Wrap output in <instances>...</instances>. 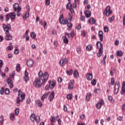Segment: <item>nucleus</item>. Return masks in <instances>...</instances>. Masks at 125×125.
I'll list each match as a JSON object with an SVG mask.
<instances>
[{
    "label": "nucleus",
    "mask_w": 125,
    "mask_h": 125,
    "mask_svg": "<svg viewBox=\"0 0 125 125\" xmlns=\"http://www.w3.org/2000/svg\"><path fill=\"white\" fill-rule=\"evenodd\" d=\"M91 49H92V45L91 44L88 45L86 47L87 51H91Z\"/></svg>",
    "instance_id": "nucleus-26"
},
{
    "label": "nucleus",
    "mask_w": 125,
    "mask_h": 125,
    "mask_svg": "<svg viewBox=\"0 0 125 125\" xmlns=\"http://www.w3.org/2000/svg\"><path fill=\"white\" fill-rule=\"evenodd\" d=\"M43 83H44L43 79L36 77L33 82V86H34V87H36V88H41Z\"/></svg>",
    "instance_id": "nucleus-2"
},
{
    "label": "nucleus",
    "mask_w": 125,
    "mask_h": 125,
    "mask_svg": "<svg viewBox=\"0 0 125 125\" xmlns=\"http://www.w3.org/2000/svg\"><path fill=\"white\" fill-rule=\"evenodd\" d=\"M28 75H29V73H28V72L27 71V70H25L24 72V79L25 82H28V81H29Z\"/></svg>",
    "instance_id": "nucleus-16"
},
{
    "label": "nucleus",
    "mask_w": 125,
    "mask_h": 125,
    "mask_svg": "<svg viewBox=\"0 0 125 125\" xmlns=\"http://www.w3.org/2000/svg\"><path fill=\"white\" fill-rule=\"evenodd\" d=\"M111 84L112 85H114L115 84V79H114V78H112L111 80Z\"/></svg>",
    "instance_id": "nucleus-53"
},
{
    "label": "nucleus",
    "mask_w": 125,
    "mask_h": 125,
    "mask_svg": "<svg viewBox=\"0 0 125 125\" xmlns=\"http://www.w3.org/2000/svg\"><path fill=\"white\" fill-rule=\"evenodd\" d=\"M99 37L100 38V40L101 42H103L104 37L103 36V32L101 30L99 32Z\"/></svg>",
    "instance_id": "nucleus-15"
},
{
    "label": "nucleus",
    "mask_w": 125,
    "mask_h": 125,
    "mask_svg": "<svg viewBox=\"0 0 125 125\" xmlns=\"http://www.w3.org/2000/svg\"><path fill=\"white\" fill-rule=\"evenodd\" d=\"M88 22L89 24H91V25H93V24H95V22H96V21H95V19L93 18H91L89 20Z\"/></svg>",
    "instance_id": "nucleus-20"
},
{
    "label": "nucleus",
    "mask_w": 125,
    "mask_h": 125,
    "mask_svg": "<svg viewBox=\"0 0 125 125\" xmlns=\"http://www.w3.org/2000/svg\"><path fill=\"white\" fill-rule=\"evenodd\" d=\"M20 69H21L20 64H18L16 66L17 71L18 72H20Z\"/></svg>",
    "instance_id": "nucleus-47"
},
{
    "label": "nucleus",
    "mask_w": 125,
    "mask_h": 125,
    "mask_svg": "<svg viewBox=\"0 0 125 125\" xmlns=\"http://www.w3.org/2000/svg\"><path fill=\"white\" fill-rule=\"evenodd\" d=\"M60 23L62 25H66V24H68V20H64V17L62 15L60 17Z\"/></svg>",
    "instance_id": "nucleus-9"
},
{
    "label": "nucleus",
    "mask_w": 125,
    "mask_h": 125,
    "mask_svg": "<svg viewBox=\"0 0 125 125\" xmlns=\"http://www.w3.org/2000/svg\"><path fill=\"white\" fill-rule=\"evenodd\" d=\"M14 75H15V71H13V72H12V73L10 74V78H13V77L14 76Z\"/></svg>",
    "instance_id": "nucleus-57"
},
{
    "label": "nucleus",
    "mask_w": 125,
    "mask_h": 125,
    "mask_svg": "<svg viewBox=\"0 0 125 125\" xmlns=\"http://www.w3.org/2000/svg\"><path fill=\"white\" fill-rule=\"evenodd\" d=\"M44 23V29H46L47 28V23L46 22V21H43Z\"/></svg>",
    "instance_id": "nucleus-54"
},
{
    "label": "nucleus",
    "mask_w": 125,
    "mask_h": 125,
    "mask_svg": "<svg viewBox=\"0 0 125 125\" xmlns=\"http://www.w3.org/2000/svg\"><path fill=\"white\" fill-rule=\"evenodd\" d=\"M3 91H4V89H3V88H1L0 91V94H1V95L3 94Z\"/></svg>",
    "instance_id": "nucleus-61"
},
{
    "label": "nucleus",
    "mask_w": 125,
    "mask_h": 125,
    "mask_svg": "<svg viewBox=\"0 0 125 125\" xmlns=\"http://www.w3.org/2000/svg\"><path fill=\"white\" fill-rule=\"evenodd\" d=\"M36 33L35 32H32V37L34 40H35V41H37V38H36Z\"/></svg>",
    "instance_id": "nucleus-42"
},
{
    "label": "nucleus",
    "mask_w": 125,
    "mask_h": 125,
    "mask_svg": "<svg viewBox=\"0 0 125 125\" xmlns=\"http://www.w3.org/2000/svg\"><path fill=\"white\" fill-rule=\"evenodd\" d=\"M97 48L99 49V51L97 54L98 57H101L103 54V44L101 42L98 41L96 43Z\"/></svg>",
    "instance_id": "nucleus-4"
},
{
    "label": "nucleus",
    "mask_w": 125,
    "mask_h": 125,
    "mask_svg": "<svg viewBox=\"0 0 125 125\" xmlns=\"http://www.w3.org/2000/svg\"><path fill=\"white\" fill-rule=\"evenodd\" d=\"M91 96V93H88L86 96V101H89L90 100V97Z\"/></svg>",
    "instance_id": "nucleus-32"
},
{
    "label": "nucleus",
    "mask_w": 125,
    "mask_h": 125,
    "mask_svg": "<svg viewBox=\"0 0 125 125\" xmlns=\"http://www.w3.org/2000/svg\"><path fill=\"white\" fill-rule=\"evenodd\" d=\"M39 77L37 78H40V79H42V77H43V73H42V71H40L38 73Z\"/></svg>",
    "instance_id": "nucleus-31"
},
{
    "label": "nucleus",
    "mask_w": 125,
    "mask_h": 125,
    "mask_svg": "<svg viewBox=\"0 0 125 125\" xmlns=\"http://www.w3.org/2000/svg\"><path fill=\"white\" fill-rule=\"evenodd\" d=\"M124 93H125V87H122L121 94H122V95H124Z\"/></svg>",
    "instance_id": "nucleus-43"
},
{
    "label": "nucleus",
    "mask_w": 125,
    "mask_h": 125,
    "mask_svg": "<svg viewBox=\"0 0 125 125\" xmlns=\"http://www.w3.org/2000/svg\"><path fill=\"white\" fill-rule=\"evenodd\" d=\"M66 74L68 75V76H72V74H73V69H70L69 70H67L66 71Z\"/></svg>",
    "instance_id": "nucleus-29"
},
{
    "label": "nucleus",
    "mask_w": 125,
    "mask_h": 125,
    "mask_svg": "<svg viewBox=\"0 0 125 125\" xmlns=\"http://www.w3.org/2000/svg\"><path fill=\"white\" fill-rule=\"evenodd\" d=\"M6 82L7 83H9V84H12V83H13V81H12L11 80V79H8L7 81H6Z\"/></svg>",
    "instance_id": "nucleus-51"
},
{
    "label": "nucleus",
    "mask_w": 125,
    "mask_h": 125,
    "mask_svg": "<svg viewBox=\"0 0 125 125\" xmlns=\"http://www.w3.org/2000/svg\"><path fill=\"white\" fill-rule=\"evenodd\" d=\"M81 50H82V49L80 46H78L76 48V51H77V53H78V54H81Z\"/></svg>",
    "instance_id": "nucleus-37"
},
{
    "label": "nucleus",
    "mask_w": 125,
    "mask_h": 125,
    "mask_svg": "<svg viewBox=\"0 0 125 125\" xmlns=\"http://www.w3.org/2000/svg\"><path fill=\"white\" fill-rule=\"evenodd\" d=\"M108 98L109 101H110L111 103H114V101L113 99V97L112 96H108Z\"/></svg>",
    "instance_id": "nucleus-35"
},
{
    "label": "nucleus",
    "mask_w": 125,
    "mask_h": 125,
    "mask_svg": "<svg viewBox=\"0 0 125 125\" xmlns=\"http://www.w3.org/2000/svg\"><path fill=\"white\" fill-rule=\"evenodd\" d=\"M62 40L63 41L64 43H68L69 40H68V38L66 36L62 37Z\"/></svg>",
    "instance_id": "nucleus-25"
},
{
    "label": "nucleus",
    "mask_w": 125,
    "mask_h": 125,
    "mask_svg": "<svg viewBox=\"0 0 125 125\" xmlns=\"http://www.w3.org/2000/svg\"><path fill=\"white\" fill-rule=\"evenodd\" d=\"M104 105V100H101L99 103L96 104V107L97 109H101V107Z\"/></svg>",
    "instance_id": "nucleus-13"
},
{
    "label": "nucleus",
    "mask_w": 125,
    "mask_h": 125,
    "mask_svg": "<svg viewBox=\"0 0 125 125\" xmlns=\"http://www.w3.org/2000/svg\"><path fill=\"white\" fill-rule=\"evenodd\" d=\"M26 64L28 67H32V61L31 60H28L27 61Z\"/></svg>",
    "instance_id": "nucleus-36"
},
{
    "label": "nucleus",
    "mask_w": 125,
    "mask_h": 125,
    "mask_svg": "<svg viewBox=\"0 0 125 125\" xmlns=\"http://www.w3.org/2000/svg\"><path fill=\"white\" fill-rule=\"evenodd\" d=\"M80 19H81V20L82 21H85L84 20V19H85V18L84 16H81Z\"/></svg>",
    "instance_id": "nucleus-59"
},
{
    "label": "nucleus",
    "mask_w": 125,
    "mask_h": 125,
    "mask_svg": "<svg viewBox=\"0 0 125 125\" xmlns=\"http://www.w3.org/2000/svg\"><path fill=\"white\" fill-rule=\"evenodd\" d=\"M28 34H29V30H26L25 34L23 36V38H26V41H29L30 40V37L28 36Z\"/></svg>",
    "instance_id": "nucleus-22"
},
{
    "label": "nucleus",
    "mask_w": 125,
    "mask_h": 125,
    "mask_svg": "<svg viewBox=\"0 0 125 125\" xmlns=\"http://www.w3.org/2000/svg\"><path fill=\"white\" fill-rule=\"evenodd\" d=\"M104 31L105 33H108L109 32V28L107 26H104Z\"/></svg>",
    "instance_id": "nucleus-41"
},
{
    "label": "nucleus",
    "mask_w": 125,
    "mask_h": 125,
    "mask_svg": "<svg viewBox=\"0 0 125 125\" xmlns=\"http://www.w3.org/2000/svg\"><path fill=\"white\" fill-rule=\"evenodd\" d=\"M120 89V82H116L114 86V94H118Z\"/></svg>",
    "instance_id": "nucleus-8"
},
{
    "label": "nucleus",
    "mask_w": 125,
    "mask_h": 125,
    "mask_svg": "<svg viewBox=\"0 0 125 125\" xmlns=\"http://www.w3.org/2000/svg\"><path fill=\"white\" fill-rule=\"evenodd\" d=\"M9 15L10 16V18L12 20H14L15 19V16H16V14L14 12H12L9 14Z\"/></svg>",
    "instance_id": "nucleus-21"
},
{
    "label": "nucleus",
    "mask_w": 125,
    "mask_h": 125,
    "mask_svg": "<svg viewBox=\"0 0 125 125\" xmlns=\"http://www.w3.org/2000/svg\"><path fill=\"white\" fill-rule=\"evenodd\" d=\"M14 53L15 54H18V53H19V50H18V49H16Z\"/></svg>",
    "instance_id": "nucleus-60"
},
{
    "label": "nucleus",
    "mask_w": 125,
    "mask_h": 125,
    "mask_svg": "<svg viewBox=\"0 0 125 125\" xmlns=\"http://www.w3.org/2000/svg\"><path fill=\"white\" fill-rule=\"evenodd\" d=\"M115 20V17L114 16H112L111 17L109 18V22H111Z\"/></svg>",
    "instance_id": "nucleus-45"
},
{
    "label": "nucleus",
    "mask_w": 125,
    "mask_h": 125,
    "mask_svg": "<svg viewBox=\"0 0 125 125\" xmlns=\"http://www.w3.org/2000/svg\"><path fill=\"white\" fill-rule=\"evenodd\" d=\"M122 109L123 111H125V103L122 105Z\"/></svg>",
    "instance_id": "nucleus-64"
},
{
    "label": "nucleus",
    "mask_w": 125,
    "mask_h": 125,
    "mask_svg": "<svg viewBox=\"0 0 125 125\" xmlns=\"http://www.w3.org/2000/svg\"><path fill=\"white\" fill-rule=\"evenodd\" d=\"M92 78H93L92 73H87L86 79L88 81H91V80H92Z\"/></svg>",
    "instance_id": "nucleus-19"
},
{
    "label": "nucleus",
    "mask_w": 125,
    "mask_h": 125,
    "mask_svg": "<svg viewBox=\"0 0 125 125\" xmlns=\"http://www.w3.org/2000/svg\"><path fill=\"white\" fill-rule=\"evenodd\" d=\"M45 0V4L47 6L50 4V0Z\"/></svg>",
    "instance_id": "nucleus-52"
},
{
    "label": "nucleus",
    "mask_w": 125,
    "mask_h": 125,
    "mask_svg": "<svg viewBox=\"0 0 125 125\" xmlns=\"http://www.w3.org/2000/svg\"><path fill=\"white\" fill-rule=\"evenodd\" d=\"M65 36H67L68 38H73L75 36V32L72 31L71 33H68L67 32L65 33Z\"/></svg>",
    "instance_id": "nucleus-17"
},
{
    "label": "nucleus",
    "mask_w": 125,
    "mask_h": 125,
    "mask_svg": "<svg viewBox=\"0 0 125 125\" xmlns=\"http://www.w3.org/2000/svg\"><path fill=\"white\" fill-rule=\"evenodd\" d=\"M85 15L86 18H89V17L91 16V12L89 11L86 10L85 11Z\"/></svg>",
    "instance_id": "nucleus-23"
},
{
    "label": "nucleus",
    "mask_w": 125,
    "mask_h": 125,
    "mask_svg": "<svg viewBox=\"0 0 125 125\" xmlns=\"http://www.w3.org/2000/svg\"><path fill=\"white\" fill-rule=\"evenodd\" d=\"M50 121H51V124H54V123H55L56 122V118L55 117H51L50 118Z\"/></svg>",
    "instance_id": "nucleus-27"
},
{
    "label": "nucleus",
    "mask_w": 125,
    "mask_h": 125,
    "mask_svg": "<svg viewBox=\"0 0 125 125\" xmlns=\"http://www.w3.org/2000/svg\"><path fill=\"white\" fill-rule=\"evenodd\" d=\"M43 81L44 82V84H45V83L47 82V80H48V78H49V74H48V72H44L43 75Z\"/></svg>",
    "instance_id": "nucleus-10"
},
{
    "label": "nucleus",
    "mask_w": 125,
    "mask_h": 125,
    "mask_svg": "<svg viewBox=\"0 0 125 125\" xmlns=\"http://www.w3.org/2000/svg\"><path fill=\"white\" fill-rule=\"evenodd\" d=\"M29 17V12H27L23 16V19H27Z\"/></svg>",
    "instance_id": "nucleus-40"
},
{
    "label": "nucleus",
    "mask_w": 125,
    "mask_h": 125,
    "mask_svg": "<svg viewBox=\"0 0 125 125\" xmlns=\"http://www.w3.org/2000/svg\"><path fill=\"white\" fill-rule=\"evenodd\" d=\"M47 96H48V93H46L44 94L42 97V100L43 101L45 98H47Z\"/></svg>",
    "instance_id": "nucleus-30"
},
{
    "label": "nucleus",
    "mask_w": 125,
    "mask_h": 125,
    "mask_svg": "<svg viewBox=\"0 0 125 125\" xmlns=\"http://www.w3.org/2000/svg\"><path fill=\"white\" fill-rule=\"evenodd\" d=\"M75 83L74 80H70L69 83H68V89L69 90H72L74 89V84Z\"/></svg>",
    "instance_id": "nucleus-7"
},
{
    "label": "nucleus",
    "mask_w": 125,
    "mask_h": 125,
    "mask_svg": "<svg viewBox=\"0 0 125 125\" xmlns=\"http://www.w3.org/2000/svg\"><path fill=\"white\" fill-rule=\"evenodd\" d=\"M15 114L17 116H18V115H19V108H17L15 109Z\"/></svg>",
    "instance_id": "nucleus-50"
},
{
    "label": "nucleus",
    "mask_w": 125,
    "mask_h": 125,
    "mask_svg": "<svg viewBox=\"0 0 125 125\" xmlns=\"http://www.w3.org/2000/svg\"><path fill=\"white\" fill-rule=\"evenodd\" d=\"M54 99V91H52L51 94L48 97V100L49 101L51 102Z\"/></svg>",
    "instance_id": "nucleus-18"
},
{
    "label": "nucleus",
    "mask_w": 125,
    "mask_h": 125,
    "mask_svg": "<svg viewBox=\"0 0 125 125\" xmlns=\"http://www.w3.org/2000/svg\"><path fill=\"white\" fill-rule=\"evenodd\" d=\"M66 98L68 100H71V99H73V95H72V94H67Z\"/></svg>",
    "instance_id": "nucleus-33"
},
{
    "label": "nucleus",
    "mask_w": 125,
    "mask_h": 125,
    "mask_svg": "<svg viewBox=\"0 0 125 125\" xmlns=\"http://www.w3.org/2000/svg\"><path fill=\"white\" fill-rule=\"evenodd\" d=\"M18 92H19L18 97L17 99L16 105H17V106H20V103L22 102V101H23L24 99H25L26 95H25V93L21 91V90H19L18 91Z\"/></svg>",
    "instance_id": "nucleus-3"
},
{
    "label": "nucleus",
    "mask_w": 125,
    "mask_h": 125,
    "mask_svg": "<svg viewBox=\"0 0 125 125\" xmlns=\"http://www.w3.org/2000/svg\"><path fill=\"white\" fill-rule=\"evenodd\" d=\"M13 7L14 11H21V8L19 7V4L18 3H15L13 5Z\"/></svg>",
    "instance_id": "nucleus-14"
},
{
    "label": "nucleus",
    "mask_w": 125,
    "mask_h": 125,
    "mask_svg": "<svg viewBox=\"0 0 125 125\" xmlns=\"http://www.w3.org/2000/svg\"><path fill=\"white\" fill-rule=\"evenodd\" d=\"M116 55L119 57H122L123 56V51H118L116 53Z\"/></svg>",
    "instance_id": "nucleus-28"
},
{
    "label": "nucleus",
    "mask_w": 125,
    "mask_h": 125,
    "mask_svg": "<svg viewBox=\"0 0 125 125\" xmlns=\"http://www.w3.org/2000/svg\"><path fill=\"white\" fill-rule=\"evenodd\" d=\"M72 26H73V24H72V23H67V27H68L67 28V30H68V31H70V30H71V27H72Z\"/></svg>",
    "instance_id": "nucleus-44"
},
{
    "label": "nucleus",
    "mask_w": 125,
    "mask_h": 125,
    "mask_svg": "<svg viewBox=\"0 0 125 125\" xmlns=\"http://www.w3.org/2000/svg\"><path fill=\"white\" fill-rule=\"evenodd\" d=\"M81 36H82V37H83V38H84L86 36V32H85V31L83 30L81 32Z\"/></svg>",
    "instance_id": "nucleus-39"
},
{
    "label": "nucleus",
    "mask_w": 125,
    "mask_h": 125,
    "mask_svg": "<svg viewBox=\"0 0 125 125\" xmlns=\"http://www.w3.org/2000/svg\"><path fill=\"white\" fill-rule=\"evenodd\" d=\"M32 118L33 120V121H36V123H40V121H41V118L40 117V116H37L36 117V114H32Z\"/></svg>",
    "instance_id": "nucleus-12"
},
{
    "label": "nucleus",
    "mask_w": 125,
    "mask_h": 125,
    "mask_svg": "<svg viewBox=\"0 0 125 125\" xmlns=\"http://www.w3.org/2000/svg\"><path fill=\"white\" fill-rule=\"evenodd\" d=\"M37 105H38V106H42V102H41V101H37Z\"/></svg>",
    "instance_id": "nucleus-58"
},
{
    "label": "nucleus",
    "mask_w": 125,
    "mask_h": 125,
    "mask_svg": "<svg viewBox=\"0 0 125 125\" xmlns=\"http://www.w3.org/2000/svg\"><path fill=\"white\" fill-rule=\"evenodd\" d=\"M72 14H69V18H68V20H69L70 21H71L72 20H73V17H72Z\"/></svg>",
    "instance_id": "nucleus-55"
},
{
    "label": "nucleus",
    "mask_w": 125,
    "mask_h": 125,
    "mask_svg": "<svg viewBox=\"0 0 125 125\" xmlns=\"http://www.w3.org/2000/svg\"><path fill=\"white\" fill-rule=\"evenodd\" d=\"M48 83L49 84V87L51 89H53V88H54V86L56 85V82H55V81H49L48 82Z\"/></svg>",
    "instance_id": "nucleus-11"
},
{
    "label": "nucleus",
    "mask_w": 125,
    "mask_h": 125,
    "mask_svg": "<svg viewBox=\"0 0 125 125\" xmlns=\"http://www.w3.org/2000/svg\"><path fill=\"white\" fill-rule=\"evenodd\" d=\"M69 61H68V59L66 58H63L60 61V66L61 67H64L66 64H68Z\"/></svg>",
    "instance_id": "nucleus-6"
},
{
    "label": "nucleus",
    "mask_w": 125,
    "mask_h": 125,
    "mask_svg": "<svg viewBox=\"0 0 125 125\" xmlns=\"http://www.w3.org/2000/svg\"><path fill=\"white\" fill-rule=\"evenodd\" d=\"M81 120H84L85 119V114H81L80 116Z\"/></svg>",
    "instance_id": "nucleus-49"
},
{
    "label": "nucleus",
    "mask_w": 125,
    "mask_h": 125,
    "mask_svg": "<svg viewBox=\"0 0 125 125\" xmlns=\"http://www.w3.org/2000/svg\"><path fill=\"white\" fill-rule=\"evenodd\" d=\"M77 125H85V124L83 123L82 122H79L77 124Z\"/></svg>",
    "instance_id": "nucleus-63"
},
{
    "label": "nucleus",
    "mask_w": 125,
    "mask_h": 125,
    "mask_svg": "<svg viewBox=\"0 0 125 125\" xmlns=\"http://www.w3.org/2000/svg\"><path fill=\"white\" fill-rule=\"evenodd\" d=\"M112 13H113V10H111V7L109 5L107 6L105 8L104 14L105 15L106 17H108V16H110Z\"/></svg>",
    "instance_id": "nucleus-5"
},
{
    "label": "nucleus",
    "mask_w": 125,
    "mask_h": 125,
    "mask_svg": "<svg viewBox=\"0 0 125 125\" xmlns=\"http://www.w3.org/2000/svg\"><path fill=\"white\" fill-rule=\"evenodd\" d=\"M2 27L6 34L5 40H6V41H11L12 40V37L9 34V30L11 29V25H10V24H8L7 25L5 24H3Z\"/></svg>",
    "instance_id": "nucleus-1"
},
{
    "label": "nucleus",
    "mask_w": 125,
    "mask_h": 125,
    "mask_svg": "<svg viewBox=\"0 0 125 125\" xmlns=\"http://www.w3.org/2000/svg\"><path fill=\"white\" fill-rule=\"evenodd\" d=\"M73 75L74 78H79V72L78 71H74Z\"/></svg>",
    "instance_id": "nucleus-38"
},
{
    "label": "nucleus",
    "mask_w": 125,
    "mask_h": 125,
    "mask_svg": "<svg viewBox=\"0 0 125 125\" xmlns=\"http://www.w3.org/2000/svg\"><path fill=\"white\" fill-rule=\"evenodd\" d=\"M5 17L6 18V21H8V20H9V17H10L9 16V14H8V15H6Z\"/></svg>",
    "instance_id": "nucleus-56"
},
{
    "label": "nucleus",
    "mask_w": 125,
    "mask_h": 125,
    "mask_svg": "<svg viewBox=\"0 0 125 125\" xmlns=\"http://www.w3.org/2000/svg\"><path fill=\"white\" fill-rule=\"evenodd\" d=\"M9 89H8V88H6L5 90V94H6V95H8L9 94Z\"/></svg>",
    "instance_id": "nucleus-48"
},
{
    "label": "nucleus",
    "mask_w": 125,
    "mask_h": 125,
    "mask_svg": "<svg viewBox=\"0 0 125 125\" xmlns=\"http://www.w3.org/2000/svg\"><path fill=\"white\" fill-rule=\"evenodd\" d=\"M110 71H111L112 72H116V68L114 67H111Z\"/></svg>",
    "instance_id": "nucleus-62"
},
{
    "label": "nucleus",
    "mask_w": 125,
    "mask_h": 125,
    "mask_svg": "<svg viewBox=\"0 0 125 125\" xmlns=\"http://www.w3.org/2000/svg\"><path fill=\"white\" fill-rule=\"evenodd\" d=\"M66 9H67V10L71 9V8H73V5H72L71 2H68V3L66 5Z\"/></svg>",
    "instance_id": "nucleus-24"
},
{
    "label": "nucleus",
    "mask_w": 125,
    "mask_h": 125,
    "mask_svg": "<svg viewBox=\"0 0 125 125\" xmlns=\"http://www.w3.org/2000/svg\"><path fill=\"white\" fill-rule=\"evenodd\" d=\"M91 84H92V85H95V84H96V80L95 79L92 80L91 82Z\"/></svg>",
    "instance_id": "nucleus-46"
},
{
    "label": "nucleus",
    "mask_w": 125,
    "mask_h": 125,
    "mask_svg": "<svg viewBox=\"0 0 125 125\" xmlns=\"http://www.w3.org/2000/svg\"><path fill=\"white\" fill-rule=\"evenodd\" d=\"M14 116H15V114H14V113H11L10 115V119L11 121H14Z\"/></svg>",
    "instance_id": "nucleus-34"
}]
</instances>
